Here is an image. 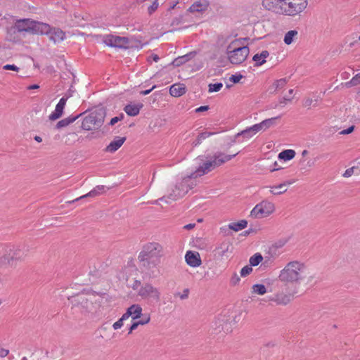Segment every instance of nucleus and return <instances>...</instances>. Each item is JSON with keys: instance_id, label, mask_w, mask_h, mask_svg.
<instances>
[{"instance_id": "obj_29", "label": "nucleus", "mask_w": 360, "mask_h": 360, "mask_svg": "<svg viewBox=\"0 0 360 360\" xmlns=\"http://www.w3.org/2000/svg\"><path fill=\"white\" fill-rule=\"evenodd\" d=\"M217 133V132H216V131H204V132L200 133L198 135L196 139L193 141L192 146L193 147H196V146H199L200 144H201L202 140H205V139H207L212 135H214Z\"/></svg>"}, {"instance_id": "obj_50", "label": "nucleus", "mask_w": 360, "mask_h": 360, "mask_svg": "<svg viewBox=\"0 0 360 360\" xmlns=\"http://www.w3.org/2000/svg\"><path fill=\"white\" fill-rule=\"evenodd\" d=\"M159 3L158 0H155L153 2L152 5H150L148 8V12L150 15L153 13L158 8Z\"/></svg>"}, {"instance_id": "obj_6", "label": "nucleus", "mask_w": 360, "mask_h": 360, "mask_svg": "<svg viewBox=\"0 0 360 360\" xmlns=\"http://www.w3.org/2000/svg\"><path fill=\"white\" fill-rule=\"evenodd\" d=\"M105 111L103 109H97L86 116L82 123L84 130L90 131L99 129L103 124Z\"/></svg>"}, {"instance_id": "obj_61", "label": "nucleus", "mask_w": 360, "mask_h": 360, "mask_svg": "<svg viewBox=\"0 0 360 360\" xmlns=\"http://www.w3.org/2000/svg\"><path fill=\"white\" fill-rule=\"evenodd\" d=\"M139 325L140 324L139 323L138 321H134L129 328L128 334H131L133 332V330H136Z\"/></svg>"}, {"instance_id": "obj_18", "label": "nucleus", "mask_w": 360, "mask_h": 360, "mask_svg": "<svg viewBox=\"0 0 360 360\" xmlns=\"http://www.w3.org/2000/svg\"><path fill=\"white\" fill-rule=\"evenodd\" d=\"M292 299V296L290 294L281 292L269 297V301L274 302L278 305H286L291 302Z\"/></svg>"}, {"instance_id": "obj_51", "label": "nucleus", "mask_w": 360, "mask_h": 360, "mask_svg": "<svg viewBox=\"0 0 360 360\" xmlns=\"http://www.w3.org/2000/svg\"><path fill=\"white\" fill-rule=\"evenodd\" d=\"M252 131L256 134L257 132L260 131H265L262 122L255 124L251 127Z\"/></svg>"}, {"instance_id": "obj_26", "label": "nucleus", "mask_w": 360, "mask_h": 360, "mask_svg": "<svg viewBox=\"0 0 360 360\" xmlns=\"http://www.w3.org/2000/svg\"><path fill=\"white\" fill-rule=\"evenodd\" d=\"M186 93V87L184 84H175L171 86L169 89V94L174 97H179Z\"/></svg>"}, {"instance_id": "obj_42", "label": "nucleus", "mask_w": 360, "mask_h": 360, "mask_svg": "<svg viewBox=\"0 0 360 360\" xmlns=\"http://www.w3.org/2000/svg\"><path fill=\"white\" fill-rule=\"evenodd\" d=\"M278 117H271V118H269V119H266V120H263L262 122H261L262 125H263V127H264V130H266L267 129H269L271 126L274 125L276 124V120Z\"/></svg>"}, {"instance_id": "obj_39", "label": "nucleus", "mask_w": 360, "mask_h": 360, "mask_svg": "<svg viewBox=\"0 0 360 360\" xmlns=\"http://www.w3.org/2000/svg\"><path fill=\"white\" fill-rule=\"evenodd\" d=\"M263 260V257L260 253H255L254 255L250 257L249 259L250 266H256Z\"/></svg>"}, {"instance_id": "obj_16", "label": "nucleus", "mask_w": 360, "mask_h": 360, "mask_svg": "<svg viewBox=\"0 0 360 360\" xmlns=\"http://www.w3.org/2000/svg\"><path fill=\"white\" fill-rule=\"evenodd\" d=\"M185 259L188 265L191 267H198L201 265L202 261L199 252L188 250L185 255Z\"/></svg>"}, {"instance_id": "obj_33", "label": "nucleus", "mask_w": 360, "mask_h": 360, "mask_svg": "<svg viewBox=\"0 0 360 360\" xmlns=\"http://www.w3.org/2000/svg\"><path fill=\"white\" fill-rule=\"evenodd\" d=\"M195 53L194 52H191L183 56L179 57L173 60L172 64L175 66H179L183 63H185L186 62L188 61L195 56Z\"/></svg>"}, {"instance_id": "obj_45", "label": "nucleus", "mask_w": 360, "mask_h": 360, "mask_svg": "<svg viewBox=\"0 0 360 360\" xmlns=\"http://www.w3.org/2000/svg\"><path fill=\"white\" fill-rule=\"evenodd\" d=\"M68 98L67 97H63L60 99L59 102L56 106V109L59 110L63 112L64 108L65 106L66 102H67Z\"/></svg>"}, {"instance_id": "obj_63", "label": "nucleus", "mask_w": 360, "mask_h": 360, "mask_svg": "<svg viewBox=\"0 0 360 360\" xmlns=\"http://www.w3.org/2000/svg\"><path fill=\"white\" fill-rule=\"evenodd\" d=\"M9 353V351L4 348H0V357H5Z\"/></svg>"}, {"instance_id": "obj_43", "label": "nucleus", "mask_w": 360, "mask_h": 360, "mask_svg": "<svg viewBox=\"0 0 360 360\" xmlns=\"http://www.w3.org/2000/svg\"><path fill=\"white\" fill-rule=\"evenodd\" d=\"M359 84H360V73L356 74L350 81L346 82L345 85L347 87H351Z\"/></svg>"}, {"instance_id": "obj_2", "label": "nucleus", "mask_w": 360, "mask_h": 360, "mask_svg": "<svg viewBox=\"0 0 360 360\" xmlns=\"http://www.w3.org/2000/svg\"><path fill=\"white\" fill-rule=\"evenodd\" d=\"M28 250L25 247H13L4 249L0 253V269L15 267L18 262L26 257Z\"/></svg>"}, {"instance_id": "obj_58", "label": "nucleus", "mask_w": 360, "mask_h": 360, "mask_svg": "<svg viewBox=\"0 0 360 360\" xmlns=\"http://www.w3.org/2000/svg\"><path fill=\"white\" fill-rule=\"evenodd\" d=\"M4 70H14V71H16L18 72L19 70V68H18L16 65H6L4 66L3 68Z\"/></svg>"}, {"instance_id": "obj_46", "label": "nucleus", "mask_w": 360, "mask_h": 360, "mask_svg": "<svg viewBox=\"0 0 360 360\" xmlns=\"http://www.w3.org/2000/svg\"><path fill=\"white\" fill-rule=\"evenodd\" d=\"M63 113V112L62 111L55 108V110L52 112L51 114L49 115V120H56L60 118L62 116Z\"/></svg>"}, {"instance_id": "obj_14", "label": "nucleus", "mask_w": 360, "mask_h": 360, "mask_svg": "<svg viewBox=\"0 0 360 360\" xmlns=\"http://www.w3.org/2000/svg\"><path fill=\"white\" fill-rule=\"evenodd\" d=\"M283 0H262L263 8L276 14L282 15Z\"/></svg>"}, {"instance_id": "obj_60", "label": "nucleus", "mask_w": 360, "mask_h": 360, "mask_svg": "<svg viewBox=\"0 0 360 360\" xmlns=\"http://www.w3.org/2000/svg\"><path fill=\"white\" fill-rule=\"evenodd\" d=\"M354 129V126H351L349 128L344 129L340 132V134L346 135L352 133Z\"/></svg>"}, {"instance_id": "obj_57", "label": "nucleus", "mask_w": 360, "mask_h": 360, "mask_svg": "<svg viewBox=\"0 0 360 360\" xmlns=\"http://www.w3.org/2000/svg\"><path fill=\"white\" fill-rule=\"evenodd\" d=\"M123 321L120 319L118 321H117L116 322H115L112 325V328L114 330H118L120 329V328L122 327L123 326Z\"/></svg>"}, {"instance_id": "obj_9", "label": "nucleus", "mask_w": 360, "mask_h": 360, "mask_svg": "<svg viewBox=\"0 0 360 360\" xmlns=\"http://www.w3.org/2000/svg\"><path fill=\"white\" fill-rule=\"evenodd\" d=\"M231 330L229 319L225 315L220 314L211 323L210 333L211 335L228 333Z\"/></svg>"}, {"instance_id": "obj_1", "label": "nucleus", "mask_w": 360, "mask_h": 360, "mask_svg": "<svg viewBox=\"0 0 360 360\" xmlns=\"http://www.w3.org/2000/svg\"><path fill=\"white\" fill-rule=\"evenodd\" d=\"M309 273L304 263L292 261L280 271L278 279L284 283L300 284L308 277Z\"/></svg>"}, {"instance_id": "obj_11", "label": "nucleus", "mask_w": 360, "mask_h": 360, "mask_svg": "<svg viewBox=\"0 0 360 360\" xmlns=\"http://www.w3.org/2000/svg\"><path fill=\"white\" fill-rule=\"evenodd\" d=\"M275 210L274 204L267 200H263L257 204L250 212V217L262 219L269 217Z\"/></svg>"}, {"instance_id": "obj_27", "label": "nucleus", "mask_w": 360, "mask_h": 360, "mask_svg": "<svg viewBox=\"0 0 360 360\" xmlns=\"http://www.w3.org/2000/svg\"><path fill=\"white\" fill-rule=\"evenodd\" d=\"M82 114L80 113L77 115H70L69 117L60 120L56 125V129H61L65 127L77 120Z\"/></svg>"}, {"instance_id": "obj_4", "label": "nucleus", "mask_w": 360, "mask_h": 360, "mask_svg": "<svg viewBox=\"0 0 360 360\" xmlns=\"http://www.w3.org/2000/svg\"><path fill=\"white\" fill-rule=\"evenodd\" d=\"M238 153L233 155H226L221 152H217L214 153L211 160H207L200 165L197 169L191 173V176L198 177L203 176L208 172H211L216 167H218L224 163L231 160L232 158L236 157Z\"/></svg>"}, {"instance_id": "obj_13", "label": "nucleus", "mask_w": 360, "mask_h": 360, "mask_svg": "<svg viewBox=\"0 0 360 360\" xmlns=\"http://www.w3.org/2000/svg\"><path fill=\"white\" fill-rule=\"evenodd\" d=\"M104 43L111 47L121 49L128 48L129 39L127 37H122L114 35H106L103 39Z\"/></svg>"}, {"instance_id": "obj_19", "label": "nucleus", "mask_w": 360, "mask_h": 360, "mask_svg": "<svg viewBox=\"0 0 360 360\" xmlns=\"http://www.w3.org/2000/svg\"><path fill=\"white\" fill-rule=\"evenodd\" d=\"M51 32V26L46 23L34 21L32 22V33L48 34Z\"/></svg>"}, {"instance_id": "obj_15", "label": "nucleus", "mask_w": 360, "mask_h": 360, "mask_svg": "<svg viewBox=\"0 0 360 360\" xmlns=\"http://www.w3.org/2000/svg\"><path fill=\"white\" fill-rule=\"evenodd\" d=\"M32 22L31 19L24 18L16 20L13 25L18 32H32Z\"/></svg>"}, {"instance_id": "obj_34", "label": "nucleus", "mask_w": 360, "mask_h": 360, "mask_svg": "<svg viewBox=\"0 0 360 360\" xmlns=\"http://www.w3.org/2000/svg\"><path fill=\"white\" fill-rule=\"evenodd\" d=\"M295 154L294 150L287 149L278 154V158L283 160H290L295 156Z\"/></svg>"}, {"instance_id": "obj_55", "label": "nucleus", "mask_w": 360, "mask_h": 360, "mask_svg": "<svg viewBox=\"0 0 360 360\" xmlns=\"http://www.w3.org/2000/svg\"><path fill=\"white\" fill-rule=\"evenodd\" d=\"M150 321V315L144 316L143 318L139 321H137L139 323L141 326L146 325Z\"/></svg>"}, {"instance_id": "obj_54", "label": "nucleus", "mask_w": 360, "mask_h": 360, "mask_svg": "<svg viewBox=\"0 0 360 360\" xmlns=\"http://www.w3.org/2000/svg\"><path fill=\"white\" fill-rule=\"evenodd\" d=\"M292 98H293L292 96H291V97L284 96L279 99L278 103L280 105H285L288 101L291 102Z\"/></svg>"}, {"instance_id": "obj_44", "label": "nucleus", "mask_w": 360, "mask_h": 360, "mask_svg": "<svg viewBox=\"0 0 360 360\" xmlns=\"http://www.w3.org/2000/svg\"><path fill=\"white\" fill-rule=\"evenodd\" d=\"M223 86V84L221 82L215 83V84H210L208 85L209 87V92H217L221 90V89Z\"/></svg>"}, {"instance_id": "obj_48", "label": "nucleus", "mask_w": 360, "mask_h": 360, "mask_svg": "<svg viewBox=\"0 0 360 360\" xmlns=\"http://www.w3.org/2000/svg\"><path fill=\"white\" fill-rule=\"evenodd\" d=\"M240 281V278L239 276L236 273H234L230 279V284L233 286H236L239 284Z\"/></svg>"}, {"instance_id": "obj_59", "label": "nucleus", "mask_w": 360, "mask_h": 360, "mask_svg": "<svg viewBox=\"0 0 360 360\" xmlns=\"http://www.w3.org/2000/svg\"><path fill=\"white\" fill-rule=\"evenodd\" d=\"M354 167H350L343 174L344 177H349L354 174Z\"/></svg>"}, {"instance_id": "obj_64", "label": "nucleus", "mask_w": 360, "mask_h": 360, "mask_svg": "<svg viewBox=\"0 0 360 360\" xmlns=\"http://www.w3.org/2000/svg\"><path fill=\"white\" fill-rule=\"evenodd\" d=\"M131 316L130 311L129 309H127L126 312L120 318L123 321L129 319V317Z\"/></svg>"}, {"instance_id": "obj_38", "label": "nucleus", "mask_w": 360, "mask_h": 360, "mask_svg": "<svg viewBox=\"0 0 360 360\" xmlns=\"http://www.w3.org/2000/svg\"><path fill=\"white\" fill-rule=\"evenodd\" d=\"M319 101V96H316L314 99L312 98L307 97L303 100V106L309 109L311 105H318Z\"/></svg>"}, {"instance_id": "obj_62", "label": "nucleus", "mask_w": 360, "mask_h": 360, "mask_svg": "<svg viewBox=\"0 0 360 360\" xmlns=\"http://www.w3.org/2000/svg\"><path fill=\"white\" fill-rule=\"evenodd\" d=\"M208 110H209L208 105H202V106H200V107L196 108L195 111L196 112H203V111H207Z\"/></svg>"}, {"instance_id": "obj_53", "label": "nucleus", "mask_w": 360, "mask_h": 360, "mask_svg": "<svg viewBox=\"0 0 360 360\" xmlns=\"http://www.w3.org/2000/svg\"><path fill=\"white\" fill-rule=\"evenodd\" d=\"M188 294H189V290L188 288H186L184 290V292L182 294L176 293L174 295L179 296L181 300H186L188 297Z\"/></svg>"}, {"instance_id": "obj_41", "label": "nucleus", "mask_w": 360, "mask_h": 360, "mask_svg": "<svg viewBox=\"0 0 360 360\" xmlns=\"http://www.w3.org/2000/svg\"><path fill=\"white\" fill-rule=\"evenodd\" d=\"M252 292L263 295L266 292V288L263 284H255L252 286Z\"/></svg>"}, {"instance_id": "obj_5", "label": "nucleus", "mask_w": 360, "mask_h": 360, "mask_svg": "<svg viewBox=\"0 0 360 360\" xmlns=\"http://www.w3.org/2000/svg\"><path fill=\"white\" fill-rule=\"evenodd\" d=\"M196 177L191 176V174L184 177L181 182L175 186L176 190H178L177 194H168L167 195L160 198L158 200L155 201L154 203H157L158 201H165L167 203H170L172 201H175L177 199L182 198L186 195L189 190L195 186V184L191 182L193 179Z\"/></svg>"}, {"instance_id": "obj_23", "label": "nucleus", "mask_w": 360, "mask_h": 360, "mask_svg": "<svg viewBox=\"0 0 360 360\" xmlns=\"http://www.w3.org/2000/svg\"><path fill=\"white\" fill-rule=\"evenodd\" d=\"M105 191L104 186H102V185L96 186L93 190L89 191L88 193H86L84 195H82L79 198H76L75 200L70 202V203L74 202L75 201H78L80 199H83V198H87V197L94 198V197L98 196V195L103 193Z\"/></svg>"}, {"instance_id": "obj_24", "label": "nucleus", "mask_w": 360, "mask_h": 360, "mask_svg": "<svg viewBox=\"0 0 360 360\" xmlns=\"http://www.w3.org/2000/svg\"><path fill=\"white\" fill-rule=\"evenodd\" d=\"M48 35L54 42L63 41L65 37V34L62 30L52 27H51V32Z\"/></svg>"}, {"instance_id": "obj_47", "label": "nucleus", "mask_w": 360, "mask_h": 360, "mask_svg": "<svg viewBox=\"0 0 360 360\" xmlns=\"http://www.w3.org/2000/svg\"><path fill=\"white\" fill-rule=\"evenodd\" d=\"M63 113V112L62 111L55 108V110L52 112L51 114L49 115V120H56L60 118L62 116Z\"/></svg>"}, {"instance_id": "obj_52", "label": "nucleus", "mask_w": 360, "mask_h": 360, "mask_svg": "<svg viewBox=\"0 0 360 360\" xmlns=\"http://www.w3.org/2000/svg\"><path fill=\"white\" fill-rule=\"evenodd\" d=\"M243 78V75L240 74L238 75H232L229 77V80L234 84L238 83L240 80Z\"/></svg>"}, {"instance_id": "obj_20", "label": "nucleus", "mask_w": 360, "mask_h": 360, "mask_svg": "<svg viewBox=\"0 0 360 360\" xmlns=\"http://www.w3.org/2000/svg\"><path fill=\"white\" fill-rule=\"evenodd\" d=\"M231 243L229 240H226L218 245V246L215 248V251L217 252L218 256L222 257L226 256L228 252H231Z\"/></svg>"}, {"instance_id": "obj_40", "label": "nucleus", "mask_w": 360, "mask_h": 360, "mask_svg": "<svg viewBox=\"0 0 360 360\" xmlns=\"http://www.w3.org/2000/svg\"><path fill=\"white\" fill-rule=\"evenodd\" d=\"M288 83V79L286 78H282L280 79H278L275 81V82L273 84V87L274 88V93L283 89L286 84Z\"/></svg>"}, {"instance_id": "obj_30", "label": "nucleus", "mask_w": 360, "mask_h": 360, "mask_svg": "<svg viewBox=\"0 0 360 360\" xmlns=\"http://www.w3.org/2000/svg\"><path fill=\"white\" fill-rule=\"evenodd\" d=\"M294 182V180L285 181L278 186L271 187V188H283L282 191H276L274 190H270V192L275 195L283 194L287 191L286 186L292 184Z\"/></svg>"}, {"instance_id": "obj_22", "label": "nucleus", "mask_w": 360, "mask_h": 360, "mask_svg": "<svg viewBox=\"0 0 360 360\" xmlns=\"http://www.w3.org/2000/svg\"><path fill=\"white\" fill-rule=\"evenodd\" d=\"M126 141V137L116 136L115 139L110 143L105 148V151L109 153H115L117 151Z\"/></svg>"}, {"instance_id": "obj_36", "label": "nucleus", "mask_w": 360, "mask_h": 360, "mask_svg": "<svg viewBox=\"0 0 360 360\" xmlns=\"http://www.w3.org/2000/svg\"><path fill=\"white\" fill-rule=\"evenodd\" d=\"M255 134L252 131L251 127L236 134V137L242 136L244 139H249L252 138Z\"/></svg>"}, {"instance_id": "obj_35", "label": "nucleus", "mask_w": 360, "mask_h": 360, "mask_svg": "<svg viewBox=\"0 0 360 360\" xmlns=\"http://www.w3.org/2000/svg\"><path fill=\"white\" fill-rule=\"evenodd\" d=\"M248 225V221L245 219L240 220L238 222H233L229 224V228L234 231H238L245 229Z\"/></svg>"}, {"instance_id": "obj_21", "label": "nucleus", "mask_w": 360, "mask_h": 360, "mask_svg": "<svg viewBox=\"0 0 360 360\" xmlns=\"http://www.w3.org/2000/svg\"><path fill=\"white\" fill-rule=\"evenodd\" d=\"M139 259L140 260L141 263V266L146 269V270H150L153 268L156 267L158 264L160 263V259H155V258H150V257H141L139 256Z\"/></svg>"}, {"instance_id": "obj_49", "label": "nucleus", "mask_w": 360, "mask_h": 360, "mask_svg": "<svg viewBox=\"0 0 360 360\" xmlns=\"http://www.w3.org/2000/svg\"><path fill=\"white\" fill-rule=\"evenodd\" d=\"M252 271V266L250 265H247V266H244L243 268H242V269L240 270V276L242 277H245V276L249 275Z\"/></svg>"}, {"instance_id": "obj_8", "label": "nucleus", "mask_w": 360, "mask_h": 360, "mask_svg": "<svg viewBox=\"0 0 360 360\" xmlns=\"http://www.w3.org/2000/svg\"><path fill=\"white\" fill-rule=\"evenodd\" d=\"M137 295L148 302H159L161 297V292L159 288L149 283L142 285L138 290Z\"/></svg>"}, {"instance_id": "obj_7", "label": "nucleus", "mask_w": 360, "mask_h": 360, "mask_svg": "<svg viewBox=\"0 0 360 360\" xmlns=\"http://www.w3.org/2000/svg\"><path fill=\"white\" fill-rule=\"evenodd\" d=\"M282 15L295 17L302 13L308 6L307 0H283Z\"/></svg>"}, {"instance_id": "obj_56", "label": "nucleus", "mask_w": 360, "mask_h": 360, "mask_svg": "<svg viewBox=\"0 0 360 360\" xmlns=\"http://www.w3.org/2000/svg\"><path fill=\"white\" fill-rule=\"evenodd\" d=\"M123 118H124V115L122 113L119 116L112 118L109 124L112 126L115 123H117L118 121L122 120Z\"/></svg>"}, {"instance_id": "obj_31", "label": "nucleus", "mask_w": 360, "mask_h": 360, "mask_svg": "<svg viewBox=\"0 0 360 360\" xmlns=\"http://www.w3.org/2000/svg\"><path fill=\"white\" fill-rule=\"evenodd\" d=\"M128 309L133 320H136L141 316L143 309L139 304H132Z\"/></svg>"}, {"instance_id": "obj_10", "label": "nucleus", "mask_w": 360, "mask_h": 360, "mask_svg": "<svg viewBox=\"0 0 360 360\" xmlns=\"http://www.w3.org/2000/svg\"><path fill=\"white\" fill-rule=\"evenodd\" d=\"M94 294L82 291L77 295L68 297V300L73 307H80L84 311H87L92 305L91 297Z\"/></svg>"}, {"instance_id": "obj_28", "label": "nucleus", "mask_w": 360, "mask_h": 360, "mask_svg": "<svg viewBox=\"0 0 360 360\" xmlns=\"http://www.w3.org/2000/svg\"><path fill=\"white\" fill-rule=\"evenodd\" d=\"M269 56V53L267 51H262L260 53L255 54L252 60L255 62V66H260L265 63L266 58Z\"/></svg>"}, {"instance_id": "obj_12", "label": "nucleus", "mask_w": 360, "mask_h": 360, "mask_svg": "<svg viewBox=\"0 0 360 360\" xmlns=\"http://www.w3.org/2000/svg\"><path fill=\"white\" fill-rule=\"evenodd\" d=\"M163 248L158 243H148L144 245L143 250L140 252L139 257H150L160 259L162 255Z\"/></svg>"}, {"instance_id": "obj_25", "label": "nucleus", "mask_w": 360, "mask_h": 360, "mask_svg": "<svg viewBox=\"0 0 360 360\" xmlns=\"http://www.w3.org/2000/svg\"><path fill=\"white\" fill-rule=\"evenodd\" d=\"M142 107V103L128 104L124 107V110L129 116H136L139 113Z\"/></svg>"}, {"instance_id": "obj_3", "label": "nucleus", "mask_w": 360, "mask_h": 360, "mask_svg": "<svg viewBox=\"0 0 360 360\" xmlns=\"http://www.w3.org/2000/svg\"><path fill=\"white\" fill-rule=\"evenodd\" d=\"M246 38L238 39L232 41L226 47V55L231 63L239 65L243 63L249 55L250 50L244 46L243 41Z\"/></svg>"}, {"instance_id": "obj_32", "label": "nucleus", "mask_w": 360, "mask_h": 360, "mask_svg": "<svg viewBox=\"0 0 360 360\" xmlns=\"http://www.w3.org/2000/svg\"><path fill=\"white\" fill-rule=\"evenodd\" d=\"M17 30L13 25L6 27V39L9 41L17 42L19 38L16 34Z\"/></svg>"}, {"instance_id": "obj_17", "label": "nucleus", "mask_w": 360, "mask_h": 360, "mask_svg": "<svg viewBox=\"0 0 360 360\" xmlns=\"http://www.w3.org/2000/svg\"><path fill=\"white\" fill-rule=\"evenodd\" d=\"M210 6V1L208 0H198L195 1L188 8V11L190 13H203L205 12Z\"/></svg>"}, {"instance_id": "obj_37", "label": "nucleus", "mask_w": 360, "mask_h": 360, "mask_svg": "<svg viewBox=\"0 0 360 360\" xmlns=\"http://www.w3.org/2000/svg\"><path fill=\"white\" fill-rule=\"evenodd\" d=\"M298 34L297 30H290L285 33L284 36V42L287 45H290L293 41V38Z\"/></svg>"}]
</instances>
